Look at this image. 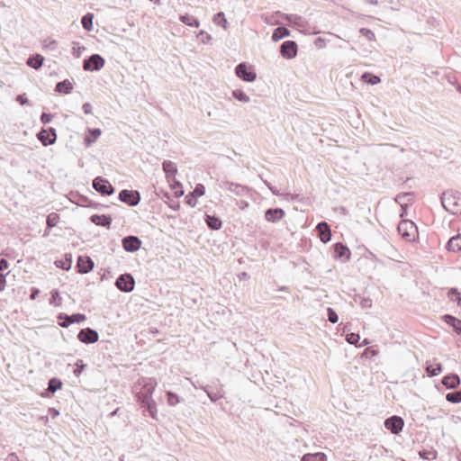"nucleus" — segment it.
<instances>
[{"label":"nucleus","instance_id":"obj_1","mask_svg":"<svg viewBox=\"0 0 461 461\" xmlns=\"http://www.w3.org/2000/svg\"><path fill=\"white\" fill-rule=\"evenodd\" d=\"M142 387L136 393L138 402L142 409L144 415H149L156 419L157 407L152 399V394L157 385V382L152 378H142L139 383Z\"/></svg>","mask_w":461,"mask_h":461},{"label":"nucleus","instance_id":"obj_2","mask_svg":"<svg viewBox=\"0 0 461 461\" xmlns=\"http://www.w3.org/2000/svg\"><path fill=\"white\" fill-rule=\"evenodd\" d=\"M440 200L447 212L451 214H461V193L446 191L442 194Z\"/></svg>","mask_w":461,"mask_h":461},{"label":"nucleus","instance_id":"obj_3","mask_svg":"<svg viewBox=\"0 0 461 461\" xmlns=\"http://www.w3.org/2000/svg\"><path fill=\"white\" fill-rule=\"evenodd\" d=\"M397 229L399 234L407 241H413L418 236L417 226L411 221H402Z\"/></svg>","mask_w":461,"mask_h":461},{"label":"nucleus","instance_id":"obj_4","mask_svg":"<svg viewBox=\"0 0 461 461\" xmlns=\"http://www.w3.org/2000/svg\"><path fill=\"white\" fill-rule=\"evenodd\" d=\"M219 187L232 193L237 196H245L249 191V188L247 185L230 182L228 180H221L219 182Z\"/></svg>","mask_w":461,"mask_h":461},{"label":"nucleus","instance_id":"obj_5","mask_svg":"<svg viewBox=\"0 0 461 461\" xmlns=\"http://www.w3.org/2000/svg\"><path fill=\"white\" fill-rule=\"evenodd\" d=\"M115 286L122 292L130 293L135 287V280L131 274H122L117 277Z\"/></svg>","mask_w":461,"mask_h":461},{"label":"nucleus","instance_id":"obj_6","mask_svg":"<svg viewBox=\"0 0 461 461\" xmlns=\"http://www.w3.org/2000/svg\"><path fill=\"white\" fill-rule=\"evenodd\" d=\"M105 60L99 54H92L84 59L83 69L86 71H98L104 66Z\"/></svg>","mask_w":461,"mask_h":461},{"label":"nucleus","instance_id":"obj_7","mask_svg":"<svg viewBox=\"0 0 461 461\" xmlns=\"http://www.w3.org/2000/svg\"><path fill=\"white\" fill-rule=\"evenodd\" d=\"M93 188L102 195H111L114 193V187L102 176H97L93 180Z\"/></svg>","mask_w":461,"mask_h":461},{"label":"nucleus","instance_id":"obj_8","mask_svg":"<svg viewBox=\"0 0 461 461\" xmlns=\"http://www.w3.org/2000/svg\"><path fill=\"white\" fill-rule=\"evenodd\" d=\"M235 73L238 77L246 82H253L257 78L256 72L252 67H248L244 62L237 65L235 68Z\"/></svg>","mask_w":461,"mask_h":461},{"label":"nucleus","instance_id":"obj_9","mask_svg":"<svg viewBox=\"0 0 461 461\" xmlns=\"http://www.w3.org/2000/svg\"><path fill=\"white\" fill-rule=\"evenodd\" d=\"M119 199L130 206H136L140 202V194L136 190L123 189L119 193Z\"/></svg>","mask_w":461,"mask_h":461},{"label":"nucleus","instance_id":"obj_10","mask_svg":"<svg viewBox=\"0 0 461 461\" xmlns=\"http://www.w3.org/2000/svg\"><path fill=\"white\" fill-rule=\"evenodd\" d=\"M37 138L45 147L52 145L57 140L56 130L52 127L41 129V131L38 132Z\"/></svg>","mask_w":461,"mask_h":461},{"label":"nucleus","instance_id":"obj_11","mask_svg":"<svg viewBox=\"0 0 461 461\" xmlns=\"http://www.w3.org/2000/svg\"><path fill=\"white\" fill-rule=\"evenodd\" d=\"M58 319L61 321L59 325L63 328H67L73 323H80L86 321V317L83 313H74L68 315L65 313H59Z\"/></svg>","mask_w":461,"mask_h":461},{"label":"nucleus","instance_id":"obj_12","mask_svg":"<svg viewBox=\"0 0 461 461\" xmlns=\"http://www.w3.org/2000/svg\"><path fill=\"white\" fill-rule=\"evenodd\" d=\"M297 50V43L294 41H285L280 46V53L286 59H292L296 57Z\"/></svg>","mask_w":461,"mask_h":461},{"label":"nucleus","instance_id":"obj_13","mask_svg":"<svg viewBox=\"0 0 461 461\" xmlns=\"http://www.w3.org/2000/svg\"><path fill=\"white\" fill-rule=\"evenodd\" d=\"M98 332L91 328L82 329L77 334V339L85 344L95 343L98 340Z\"/></svg>","mask_w":461,"mask_h":461},{"label":"nucleus","instance_id":"obj_14","mask_svg":"<svg viewBox=\"0 0 461 461\" xmlns=\"http://www.w3.org/2000/svg\"><path fill=\"white\" fill-rule=\"evenodd\" d=\"M404 425V420L402 417L393 415L384 420V427L390 432H401Z\"/></svg>","mask_w":461,"mask_h":461},{"label":"nucleus","instance_id":"obj_15","mask_svg":"<svg viewBox=\"0 0 461 461\" xmlns=\"http://www.w3.org/2000/svg\"><path fill=\"white\" fill-rule=\"evenodd\" d=\"M122 248L127 252H135L140 249L141 246V240L136 236H127L122 240Z\"/></svg>","mask_w":461,"mask_h":461},{"label":"nucleus","instance_id":"obj_16","mask_svg":"<svg viewBox=\"0 0 461 461\" xmlns=\"http://www.w3.org/2000/svg\"><path fill=\"white\" fill-rule=\"evenodd\" d=\"M285 20L287 21L289 26H293L300 31L306 28L307 21L298 14L285 15Z\"/></svg>","mask_w":461,"mask_h":461},{"label":"nucleus","instance_id":"obj_17","mask_svg":"<svg viewBox=\"0 0 461 461\" xmlns=\"http://www.w3.org/2000/svg\"><path fill=\"white\" fill-rule=\"evenodd\" d=\"M285 215V211L282 208H269L265 212V219L268 222H278Z\"/></svg>","mask_w":461,"mask_h":461},{"label":"nucleus","instance_id":"obj_18","mask_svg":"<svg viewBox=\"0 0 461 461\" xmlns=\"http://www.w3.org/2000/svg\"><path fill=\"white\" fill-rule=\"evenodd\" d=\"M77 267L81 274H87L94 268L93 260L86 256H79L77 262Z\"/></svg>","mask_w":461,"mask_h":461},{"label":"nucleus","instance_id":"obj_19","mask_svg":"<svg viewBox=\"0 0 461 461\" xmlns=\"http://www.w3.org/2000/svg\"><path fill=\"white\" fill-rule=\"evenodd\" d=\"M316 229L319 232V237L323 243H327L330 240L331 231L330 225L326 221L319 222Z\"/></svg>","mask_w":461,"mask_h":461},{"label":"nucleus","instance_id":"obj_20","mask_svg":"<svg viewBox=\"0 0 461 461\" xmlns=\"http://www.w3.org/2000/svg\"><path fill=\"white\" fill-rule=\"evenodd\" d=\"M90 221L97 226L110 228L113 219L111 216L105 214H94L90 217Z\"/></svg>","mask_w":461,"mask_h":461},{"label":"nucleus","instance_id":"obj_21","mask_svg":"<svg viewBox=\"0 0 461 461\" xmlns=\"http://www.w3.org/2000/svg\"><path fill=\"white\" fill-rule=\"evenodd\" d=\"M442 384L447 389H456L460 384V378L456 374H449L443 377Z\"/></svg>","mask_w":461,"mask_h":461},{"label":"nucleus","instance_id":"obj_22","mask_svg":"<svg viewBox=\"0 0 461 461\" xmlns=\"http://www.w3.org/2000/svg\"><path fill=\"white\" fill-rule=\"evenodd\" d=\"M163 170L166 174V177L167 181H171V179L175 178L176 174L177 173L176 166L174 162L170 160H165L162 163Z\"/></svg>","mask_w":461,"mask_h":461},{"label":"nucleus","instance_id":"obj_23","mask_svg":"<svg viewBox=\"0 0 461 461\" xmlns=\"http://www.w3.org/2000/svg\"><path fill=\"white\" fill-rule=\"evenodd\" d=\"M446 249L452 252H461V233L450 238Z\"/></svg>","mask_w":461,"mask_h":461},{"label":"nucleus","instance_id":"obj_24","mask_svg":"<svg viewBox=\"0 0 461 461\" xmlns=\"http://www.w3.org/2000/svg\"><path fill=\"white\" fill-rule=\"evenodd\" d=\"M334 252L337 258H342L345 260L349 259L350 251L349 249L340 242H338L334 245Z\"/></svg>","mask_w":461,"mask_h":461},{"label":"nucleus","instance_id":"obj_25","mask_svg":"<svg viewBox=\"0 0 461 461\" xmlns=\"http://www.w3.org/2000/svg\"><path fill=\"white\" fill-rule=\"evenodd\" d=\"M73 89V84L68 80L65 79L57 83L55 91L63 94H69Z\"/></svg>","mask_w":461,"mask_h":461},{"label":"nucleus","instance_id":"obj_26","mask_svg":"<svg viewBox=\"0 0 461 461\" xmlns=\"http://www.w3.org/2000/svg\"><path fill=\"white\" fill-rule=\"evenodd\" d=\"M301 461H327V456L322 452L304 454Z\"/></svg>","mask_w":461,"mask_h":461},{"label":"nucleus","instance_id":"obj_27","mask_svg":"<svg viewBox=\"0 0 461 461\" xmlns=\"http://www.w3.org/2000/svg\"><path fill=\"white\" fill-rule=\"evenodd\" d=\"M444 320L447 324L453 327L457 334H461V320L448 314L444 316Z\"/></svg>","mask_w":461,"mask_h":461},{"label":"nucleus","instance_id":"obj_28","mask_svg":"<svg viewBox=\"0 0 461 461\" xmlns=\"http://www.w3.org/2000/svg\"><path fill=\"white\" fill-rule=\"evenodd\" d=\"M205 222L208 225V227L212 230H217L221 228L222 222L220 220V218L214 216V215H206Z\"/></svg>","mask_w":461,"mask_h":461},{"label":"nucleus","instance_id":"obj_29","mask_svg":"<svg viewBox=\"0 0 461 461\" xmlns=\"http://www.w3.org/2000/svg\"><path fill=\"white\" fill-rule=\"evenodd\" d=\"M290 36V31L285 27H277L272 33L273 41H278L285 37Z\"/></svg>","mask_w":461,"mask_h":461},{"label":"nucleus","instance_id":"obj_30","mask_svg":"<svg viewBox=\"0 0 461 461\" xmlns=\"http://www.w3.org/2000/svg\"><path fill=\"white\" fill-rule=\"evenodd\" d=\"M43 60H44V58L41 55L36 54V55L31 56L27 59V65L32 68L38 69L42 66Z\"/></svg>","mask_w":461,"mask_h":461},{"label":"nucleus","instance_id":"obj_31","mask_svg":"<svg viewBox=\"0 0 461 461\" xmlns=\"http://www.w3.org/2000/svg\"><path fill=\"white\" fill-rule=\"evenodd\" d=\"M201 388L207 393L210 400L213 402L223 397V392L221 389L213 392L209 389V386H201Z\"/></svg>","mask_w":461,"mask_h":461},{"label":"nucleus","instance_id":"obj_32","mask_svg":"<svg viewBox=\"0 0 461 461\" xmlns=\"http://www.w3.org/2000/svg\"><path fill=\"white\" fill-rule=\"evenodd\" d=\"M179 20L190 27H198L200 25L199 21L195 17L187 14L180 15Z\"/></svg>","mask_w":461,"mask_h":461},{"label":"nucleus","instance_id":"obj_33","mask_svg":"<svg viewBox=\"0 0 461 461\" xmlns=\"http://www.w3.org/2000/svg\"><path fill=\"white\" fill-rule=\"evenodd\" d=\"M93 19H94V14L92 13H87L82 17L81 23H82L83 28L86 31H87V32L92 31Z\"/></svg>","mask_w":461,"mask_h":461},{"label":"nucleus","instance_id":"obj_34","mask_svg":"<svg viewBox=\"0 0 461 461\" xmlns=\"http://www.w3.org/2000/svg\"><path fill=\"white\" fill-rule=\"evenodd\" d=\"M89 133L92 138L89 136L85 137V143L86 146H90L93 142L96 140V139L101 135L102 131L98 128L88 129Z\"/></svg>","mask_w":461,"mask_h":461},{"label":"nucleus","instance_id":"obj_35","mask_svg":"<svg viewBox=\"0 0 461 461\" xmlns=\"http://www.w3.org/2000/svg\"><path fill=\"white\" fill-rule=\"evenodd\" d=\"M62 386V383L58 378H51L50 379L48 383V389L47 391L49 393H54L57 390L60 389Z\"/></svg>","mask_w":461,"mask_h":461},{"label":"nucleus","instance_id":"obj_36","mask_svg":"<svg viewBox=\"0 0 461 461\" xmlns=\"http://www.w3.org/2000/svg\"><path fill=\"white\" fill-rule=\"evenodd\" d=\"M442 371V366L439 363L434 364V365H427L426 366V372L429 375V376H435L441 373Z\"/></svg>","mask_w":461,"mask_h":461},{"label":"nucleus","instance_id":"obj_37","mask_svg":"<svg viewBox=\"0 0 461 461\" xmlns=\"http://www.w3.org/2000/svg\"><path fill=\"white\" fill-rule=\"evenodd\" d=\"M361 77L364 82L372 86L376 85L381 81L379 77L367 72L364 73Z\"/></svg>","mask_w":461,"mask_h":461},{"label":"nucleus","instance_id":"obj_38","mask_svg":"<svg viewBox=\"0 0 461 461\" xmlns=\"http://www.w3.org/2000/svg\"><path fill=\"white\" fill-rule=\"evenodd\" d=\"M232 96L242 103H249L250 101L249 96L240 89L233 90Z\"/></svg>","mask_w":461,"mask_h":461},{"label":"nucleus","instance_id":"obj_39","mask_svg":"<svg viewBox=\"0 0 461 461\" xmlns=\"http://www.w3.org/2000/svg\"><path fill=\"white\" fill-rule=\"evenodd\" d=\"M446 400L452 403L461 402V391H455L447 393Z\"/></svg>","mask_w":461,"mask_h":461},{"label":"nucleus","instance_id":"obj_40","mask_svg":"<svg viewBox=\"0 0 461 461\" xmlns=\"http://www.w3.org/2000/svg\"><path fill=\"white\" fill-rule=\"evenodd\" d=\"M59 220V216L56 212H51L47 216V229L55 227Z\"/></svg>","mask_w":461,"mask_h":461},{"label":"nucleus","instance_id":"obj_41","mask_svg":"<svg viewBox=\"0 0 461 461\" xmlns=\"http://www.w3.org/2000/svg\"><path fill=\"white\" fill-rule=\"evenodd\" d=\"M167 403L170 406H176L177 403H179L181 402L180 397L177 394H176L175 393L170 392V391L167 392Z\"/></svg>","mask_w":461,"mask_h":461},{"label":"nucleus","instance_id":"obj_42","mask_svg":"<svg viewBox=\"0 0 461 461\" xmlns=\"http://www.w3.org/2000/svg\"><path fill=\"white\" fill-rule=\"evenodd\" d=\"M213 22L218 25L226 28L227 19L225 18V14L222 12H219L214 15Z\"/></svg>","mask_w":461,"mask_h":461},{"label":"nucleus","instance_id":"obj_43","mask_svg":"<svg viewBox=\"0 0 461 461\" xmlns=\"http://www.w3.org/2000/svg\"><path fill=\"white\" fill-rule=\"evenodd\" d=\"M51 298L50 300V304H52V305H55V306H58V305H60L61 303V297L59 295V293L58 290L54 289L51 291Z\"/></svg>","mask_w":461,"mask_h":461},{"label":"nucleus","instance_id":"obj_44","mask_svg":"<svg viewBox=\"0 0 461 461\" xmlns=\"http://www.w3.org/2000/svg\"><path fill=\"white\" fill-rule=\"evenodd\" d=\"M420 457L427 459V460H433L437 457V451L436 450H421L420 451Z\"/></svg>","mask_w":461,"mask_h":461},{"label":"nucleus","instance_id":"obj_45","mask_svg":"<svg viewBox=\"0 0 461 461\" xmlns=\"http://www.w3.org/2000/svg\"><path fill=\"white\" fill-rule=\"evenodd\" d=\"M412 195V193H402V194H398L396 197H395V202L398 203L401 207L402 209H406L408 204L407 203H403V200L404 198L408 197V196H411Z\"/></svg>","mask_w":461,"mask_h":461},{"label":"nucleus","instance_id":"obj_46","mask_svg":"<svg viewBox=\"0 0 461 461\" xmlns=\"http://www.w3.org/2000/svg\"><path fill=\"white\" fill-rule=\"evenodd\" d=\"M327 316L328 321L331 323H337L339 321V316L333 308L329 307L327 309Z\"/></svg>","mask_w":461,"mask_h":461},{"label":"nucleus","instance_id":"obj_47","mask_svg":"<svg viewBox=\"0 0 461 461\" xmlns=\"http://www.w3.org/2000/svg\"><path fill=\"white\" fill-rule=\"evenodd\" d=\"M448 297L452 301H456L461 305V297L456 288H451L448 292Z\"/></svg>","mask_w":461,"mask_h":461},{"label":"nucleus","instance_id":"obj_48","mask_svg":"<svg viewBox=\"0 0 461 461\" xmlns=\"http://www.w3.org/2000/svg\"><path fill=\"white\" fill-rule=\"evenodd\" d=\"M361 35L365 36L369 41H372L375 39V33L367 28H361L359 30Z\"/></svg>","mask_w":461,"mask_h":461},{"label":"nucleus","instance_id":"obj_49","mask_svg":"<svg viewBox=\"0 0 461 461\" xmlns=\"http://www.w3.org/2000/svg\"><path fill=\"white\" fill-rule=\"evenodd\" d=\"M360 339V336L357 333H349L346 337V340L352 345H357Z\"/></svg>","mask_w":461,"mask_h":461},{"label":"nucleus","instance_id":"obj_50","mask_svg":"<svg viewBox=\"0 0 461 461\" xmlns=\"http://www.w3.org/2000/svg\"><path fill=\"white\" fill-rule=\"evenodd\" d=\"M205 193V187L203 184H197L192 192V194H194V196L200 197L203 195Z\"/></svg>","mask_w":461,"mask_h":461},{"label":"nucleus","instance_id":"obj_51","mask_svg":"<svg viewBox=\"0 0 461 461\" xmlns=\"http://www.w3.org/2000/svg\"><path fill=\"white\" fill-rule=\"evenodd\" d=\"M73 196L77 197V200L74 201L75 203L80 206H86V203L88 201L87 197L82 194H72Z\"/></svg>","mask_w":461,"mask_h":461},{"label":"nucleus","instance_id":"obj_52","mask_svg":"<svg viewBox=\"0 0 461 461\" xmlns=\"http://www.w3.org/2000/svg\"><path fill=\"white\" fill-rule=\"evenodd\" d=\"M359 304L363 309H369L373 305V302L370 298H360Z\"/></svg>","mask_w":461,"mask_h":461},{"label":"nucleus","instance_id":"obj_53","mask_svg":"<svg viewBox=\"0 0 461 461\" xmlns=\"http://www.w3.org/2000/svg\"><path fill=\"white\" fill-rule=\"evenodd\" d=\"M196 197L194 194L190 193L185 196V203L192 207H194L197 203Z\"/></svg>","mask_w":461,"mask_h":461},{"label":"nucleus","instance_id":"obj_54","mask_svg":"<svg viewBox=\"0 0 461 461\" xmlns=\"http://www.w3.org/2000/svg\"><path fill=\"white\" fill-rule=\"evenodd\" d=\"M52 118H53V115L51 113H42L41 115V122L43 124H47L51 122Z\"/></svg>","mask_w":461,"mask_h":461},{"label":"nucleus","instance_id":"obj_55","mask_svg":"<svg viewBox=\"0 0 461 461\" xmlns=\"http://www.w3.org/2000/svg\"><path fill=\"white\" fill-rule=\"evenodd\" d=\"M314 45L318 48V49H323L326 47V40L323 39V38H317L315 39L314 41Z\"/></svg>","mask_w":461,"mask_h":461},{"label":"nucleus","instance_id":"obj_56","mask_svg":"<svg viewBox=\"0 0 461 461\" xmlns=\"http://www.w3.org/2000/svg\"><path fill=\"white\" fill-rule=\"evenodd\" d=\"M202 37V41L203 43H208L212 40V36L208 33H206L204 31H201L197 37Z\"/></svg>","mask_w":461,"mask_h":461},{"label":"nucleus","instance_id":"obj_57","mask_svg":"<svg viewBox=\"0 0 461 461\" xmlns=\"http://www.w3.org/2000/svg\"><path fill=\"white\" fill-rule=\"evenodd\" d=\"M6 279L5 275L0 273V292L5 289Z\"/></svg>","mask_w":461,"mask_h":461},{"label":"nucleus","instance_id":"obj_58","mask_svg":"<svg viewBox=\"0 0 461 461\" xmlns=\"http://www.w3.org/2000/svg\"><path fill=\"white\" fill-rule=\"evenodd\" d=\"M265 184L267 185V187L270 189V191L272 192L273 194L277 195V196L282 195V194L276 189V187L271 185L267 181H265Z\"/></svg>","mask_w":461,"mask_h":461},{"label":"nucleus","instance_id":"obj_59","mask_svg":"<svg viewBox=\"0 0 461 461\" xmlns=\"http://www.w3.org/2000/svg\"><path fill=\"white\" fill-rule=\"evenodd\" d=\"M9 267V263L6 259L5 258H1L0 259V272L7 269Z\"/></svg>","mask_w":461,"mask_h":461},{"label":"nucleus","instance_id":"obj_60","mask_svg":"<svg viewBox=\"0 0 461 461\" xmlns=\"http://www.w3.org/2000/svg\"><path fill=\"white\" fill-rule=\"evenodd\" d=\"M83 111L86 114L92 113V105L89 103H85L82 106Z\"/></svg>","mask_w":461,"mask_h":461},{"label":"nucleus","instance_id":"obj_61","mask_svg":"<svg viewBox=\"0 0 461 461\" xmlns=\"http://www.w3.org/2000/svg\"><path fill=\"white\" fill-rule=\"evenodd\" d=\"M40 294V290L36 287H32V290H31V295H30V298L32 300H35L36 297L39 295Z\"/></svg>","mask_w":461,"mask_h":461},{"label":"nucleus","instance_id":"obj_62","mask_svg":"<svg viewBox=\"0 0 461 461\" xmlns=\"http://www.w3.org/2000/svg\"><path fill=\"white\" fill-rule=\"evenodd\" d=\"M236 204L241 209V210H244L246 209L247 207H249V203L247 201H244V200H240V201H238L236 203Z\"/></svg>","mask_w":461,"mask_h":461},{"label":"nucleus","instance_id":"obj_63","mask_svg":"<svg viewBox=\"0 0 461 461\" xmlns=\"http://www.w3.org/2000/svg\"><path fill=\"white\" fill-rule=\"evenodd\" d=\"M16 100L21 104H24L28 102V99L23 97V95H18Z\"/></svg>","mask_w":461,"mask_h":461},{"label":"nucleus","instance_id":"obj_64","mask_svg":"<svg viewBox=\"0 0 461 461\" xmlns=\"http://www.w3.org/2000/svg\"><path fill=\"white\" fill-rule=\"evenodd\" d=\"M17 459H18V457L15 453H11L7 456L8 461H16Z\"/></svg>","mask_w":461,"mask_h":461}]
</instances>
